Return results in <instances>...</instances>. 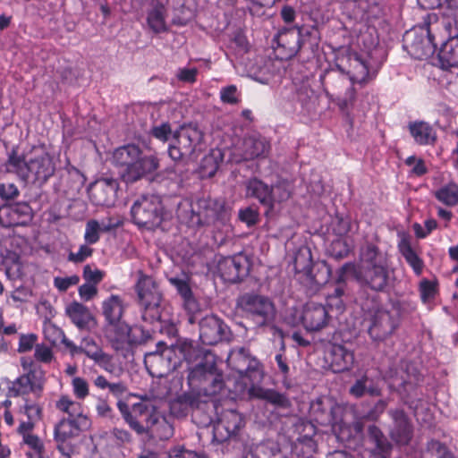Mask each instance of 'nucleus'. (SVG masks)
Returning a JSON list of instances; mask_svg holds the SVG:
<instances>
[{
  "label": "nucleus",
  "mask_w": 458,
  "mask_h": 458,
  "mask_svg": "<svg viewBox=\"0 0 458 458\" xmlns=\"http://www.w3.org/2000/svg\"><path fill=\"white\" fill-rule=\"evenodd\" d=\"M228 360L230 364H235V372L227 379V385L233 384V392L237 395L248 393L250 397L266 399L277 405L286 404L287 401L284 395L259 386L263 372L257 360L250 359L241 352L231 354Z\"/></svg>",
  "instance_id": "1"
},
{
  "label": "nucleus",
  "mask_w": 458,
  "mask_h": 458,
  "mask_svg": "<svg viewBox=\"0 0 458 458\" xmlns=\"http://www.w3.org/2000/svg\"><path fill=\"white\" fill-rule=\"evenodd\" d=\"M338 280L351 279L368 284L372 289L382 290L388 280V261L386 255L379 252L373 245L362 250L359 266L345 264L339 269Z\"/></svg>",
  "instance_id": "2"
},
{
  "label": "nucleus",
  "mask_w": 458,
  "mask_h": 458,
  "mask_svg": "<svg viewBox=\"0 0 458 458\" xmlns=\"http://www.w3.org/2000/svg\"><path fill=\"white\" fill-rule=\"evenodd\" d=\"M103 315L106 325L105 335L115 350H123L132 344L146 341L147 335L140 327H129L121 320L123 302L120 296L111 295L102 302Z\"/></svg>",
  "instance_id": "3"
},
{
  "label": "nucleus",
  "mask_w": 458,
  "mask_h": 458,
  "mask_svg": "<svg viewBox=\"0 0 458 458\" xmlns=\"http://www.w3.org/2000/svg\"><path fill=\"white\" fill-rule=\"evenodd\" d=\"M112 162L119 168L120 176L125 182L149 178L159 166L156 157L144 155L134 144L124 145L114 149Z\"/></svg>",
  "instance_id": "4"
},
{
  "label": "nucleus",
  "mask_w": 458,
  "mask_h": 458,
  "mask_svg": "<svg viewBox=\"0 0 458 458\" xmlns=\"http://www.w3.org/2000/svg\"><path fill=\"white\" fill-rule=\"evenodd\" d=\"M195 352L192 343L185 339L165 347L159 342L157 351L145 355L144 362L150 375L162 377L174 370L182 360L191 362Z\"/></svg>",
  "instance_id": "5"
},
{
  "label": "nucleus",
  "mask_w": 458,
  "mask_h": 458,
  "mask_svg": "<svg viewBox=\"0 0 458 458\" xmlns=\"http://www.w3.org/2000/svg\"><path fill=\"white\" fill-rule=\"evenodd\" d=\"M44 332L46 337L53 343L61 337L62 343L68 349L71 356L75 357L83 353L105 370L108 372L114 371L115 366L113 362L112 356L106 353L93 338L84 337L81 339L80 345H76L72 341L65 338L60 328L50 323L46 325Z\"/></svg>",
  "instance_id": "6"
},
{
  "label": "nucleus",
  "mask_w": 458,
  "mask_h": 458,
  "mask_svg": "<svg viewBox=\"0 0 458 458\" xmlns=\"http://www.w3.org/2000/svg\"><path fill=\"white\" fill-rule=\"evenodd\" d=\"M9 162L21 175L39 182H45L54 174L55 170L53 157L41 148H35L34 157L29 161L16 155H12Z\"/></svg>",
  "instance_id": "7"
},
{
  "label": "nucleus",
  "mask_w": 458,
  "mask_h": 458,
  "mask_svg": "<svg viewBox=\"0 0 458 458\" xmlns=\"http://www.w3.org/2000/svg\"><path fill=\"white\" fill-rule=\"evenodd\" d=\"M336 68L348 75L352 83H364L369 78V62L363 55L352 52L349 47L334 48Z\"/></svg>",
  "instance_id": "8"
},
{
  "label": "nucleus",
  "mask_w": 458,
  "mask_h": 458,
  "mask_svg": "<svg viewBox=\"0 0 458 458\" xmlns=\"http://www.w3.org/2000/svg\"><path fill=\"white\" fill-rule=\"evenodd\" d=\"M202 132L192 124L183 125L174 132L168 153L174 160L191 157L202 150Z\"/></svg>",
  "instance_id": "9"
},
{
  "label": "nucleus",
  "mask_w": 458,
  "mask_h": 458,
  "mask_svg": "<svg viewBox=\"0 0 458 458\" xmlns=\"http://www.w3.org/2000/svg\"><path fill=\"white\" fill-rule=\"evenodd\" d=\"M89 427L90 420L88 417H81L78 420L62 419L56 424L55 427V440L61 453L59 458H71L74 450L72 439Z\"/></svg>",
  "instance_id": "10"
},
{
  "label": "nucleus",
  "mask_w": 458,
  "mask_h": 458,
  "mask_svg": "<svg viewBox=\"0 0 458 458\" xmlns=\"http://www.w3.org/2000/svg\"><path fill=\"white\" fill-rule=\"evenodd\" d=\"M131 216L139 226H157L162 221L163 207L158 196L144 195L133 203Z\"/></svg>",
  "instance_id": "11"
},
{
  "label": "nucleus",
  "mask_w": 458,
  "mask_h": 458,
  "mask_svg": "<svg viewBox=\"0 0 458 458\" xmlns=\"http://www.w3.org/2000/svg\"><path fill=\"white\" fill-rule=\"evenodd\" d=\"M331 315L325 306L315 301L307 302L300 311H295L290 320L293 325L301 324L310 332L319 331L329 321Z\"/></svg>",
  "instance_id": "12"
},
{
  "label": "nucleus",
  "mask_w": 458,
  "mask_h": 458,
  "mask_svg": "<svg viewBox=\"0 0 458 458\" xmlns=\"http://www.w3.org/2000/svg\"><path fill=\"white\" fill-rule=\"evenodd\" d=\"M242 310L258 327L272 324L275 318L273 303L263 296H244L240 301Z\"/></svg>",
  "instance_id": "13"
},
{
  "label": "nucleus",
  "mask_w": 458,
  "mask_h": 458,
  "mask_svg": "<svg viewBox=\"0 0 458 458\" xmlns=\"http://www.w3.org/2000/svg\"><path fill=\"white\" fill-rule=\"evenodd\" d=\"M133 412L140 413L142 416L146 415L143 420L145 432L151 429L152 433L160 439H168L173 436V426L154 406L147 403H138L134 404Z\"/></svg>",
  "instance_id": "14"
},
{
  "label": "nucleus",
  "mask_w": 458,
  "mask_h": 458,
  "mask_svg": "<svg viewBox=\"0 0 458 458\" xmlns=\"http://www.w3.org/2000/svg\"><path fill=\"white\" fill-rule=\"evenodd\" d=\"M283 68L281 60L256 57L246 64V74L261 84H268L280 76Z\"/></svg>",
  "instance_id": "15"
},
{
  "label": "nucleus",
  "mask_w": 458,
  "mask_h": 458,
  "mask_svg": "<svg viewBox=\"0 0 458 458\" xmlns=\"http://www.w3.org/2000/svg\"><path fill=\"white\" fill-rule=\"evenodd\" d=\"M404 41L410 54L417 59H427L435 53L436 46L426 28H415L407 31Z\"/></svg>",
  "instance_id": "16"
},
{
  "label": "nucleus",
  "mask_w": 458,
  "mask_h": 458,
  "mask_svg": "<svg viewBox=\"0 0 458 458\" xmlns=\"http://www.w3.org/2000/svg\"><path fill=\"white\" fill-rule=\"evenodd\" d=\"M399 316L396 310H377L370 318L369 334L374 341H383L397 327Z\"/></svg>",
  "instance_id": "17"
},
{
  "label": "nucleus",
  "mask_w": 458,
  "mask_h": 458,
  "mask_svg": "<svg viewBox=\"0 0 458 458\" xmlns=\"http://www.w3.org/2000/svg\"><path fill=\"white\" fill-rule=\"evenodd\" d=\"M118 182L113 178H102L91 183L89 187V195L96 205L110 206L114 203Z\"/></svg>",
  "instance_id": "18"
},
{
  "label": "nucleus",
  "mask_w": 458,
  "mask_h": 458,
  "mask_svg": "<svg viewBox=\"0 0 458 458\" xmlns=\"http://www.w3.org/2000/svg\"><path fill=\"white\" fill-rule=\"evenodd\" d=\"M276 52L280 59L294 56L301 48L300 32L295 28L280 31L276 38Z\"/></svg>",
  "instance_id": "19"
},
{
  "label": "nucleus",
  "mask_w": 458,
  "mask_h": 458,
  "mask_svg": "<svg viewBox=\"0 0 458 458\" xmlns=\"http://www.w3.org/2000/svg\"><path fill=\"white\" fill-rule=\"evenodd\" d=\"M217 271L225 282L235 283L246 274V259L241 255L223 258L218 261Z\"/></svg>",
  "instance_id": "20"
},
{
  "label": "nucleus",
  "mask_w": 458,
  "mask_h": 458,
  "mask_svg": "<svg viewBox=\"0 0 458 458\" xmlns=\"http://www.w3.org/2000/svg\"><path fill=\"white\" fill-rule=\"evenodd\" d=\"M43 374L30 371L17 377L9 388V392L13 395H21L30 392L39 394L44 387Z\"/></svg>",
  "instance_id": "21"
},
{
  "label": "nucleus",
  "mask_w": 458,
  "mask_h": 458,
  "mask_svg": "<svg viewBox=\"0 0 458 458\" xmlns=\"http://www.w3.org/2000/svg\"><path fill=\"white\" fill-rule=\"evenodd\" d=\"M242 148V154L240 157L230 154L229 160L240 162L242 159L259 157L267 152L269 144L264 137L259 134H252L243 140Z\"/></svg>",
  "instance_id": "22"
},
{
  "label": "nucleus",
  "mask_w": 458,
  "mask_h": 458,
  "mask_svg": "<svg viewBox=\"0 0 458 458\" xmlns=\"http://www.w3.org/2000/svg\"><path fill=\"white\" fill-rule=\"evenodd\" d=\"M137 292L141 304L146 309L159 306L161 293L151 277L140 275L137 283Z\"/></svg>",
  "instance_id": "23"
},
{
  "label": "nucleus",
  "mask_w": 458,
  "mask_h": 458,
  "mask_svg": "<svg viewBox=\"0 0 458 458\" xmlns=\"http://www.w3.org/2000/svg\"><path fill=\"white\" fill-rule=\"evenodd\" d=\"M225 327L216 316H206L199 323V337L205 344H216L223 338Z\"/></svg>",
  "instance_id": "24"
},
{
  "label": "nucleus",
  "mask_w": 458,
  "mask_h": 458,
  "mask_svg": "<svg viewBox=\"0 0 458 458\" xmlns=\"http://www.w3.org/2000/svg\"><path fill=\"white\" fill-rule=\"evenodd\" d=\"M243 420L234 410L224 411L214 427L215 434L221 439L234 435L242 426Z\"/></svg>",
  "instance_id": "25"
},
{
  "label": "nucleus",
  "mask_w": 458,
  "mask_h": 458,
  "mask_svg": "<svg viewBox=\"0 0 458 458\" xmlns=\"http://www.w3.org/2000/svg\"><path fill=\"white\" fill-rule=\"evenodd\" d=\"M30 217V207L25 203L4 205L0 208V224L9 227L21 225Z\"/></svg>",
  "instance_id": "26"
},
{
  "label": "nucleus",
  "mask_w": 458,
  "mask_h": 458,
  "mask_svg": "<svg viewBox=\"0 0 458 458\" xmlns=\"http://www.w3.org/2000/svg\"><path fill=\"white\" fill-rule=\"evenodd\" d=\"M65 312L79 329L91 330L97 325L96 319L89 310L80 302L73 301L67 305Z\"/></svg>",
  "instance_id": "27"
},
{
  "label": "nucleus",
  "mask_w": 458,
  "mask_h": 458,
  "mask_svg": "<svg viewBox=\"0 0 458 458\" xmlns=\"http://www.w3.org/2000/svg\"><path fill=\"white\" fill-rule=\"evenodd\" d=\"M328 352L331 357V367L335 372L348 370L353 365V352L344 344L334 342L330 344Z\"/></svg>",
  "instance_id": "28"
},
{
  "label": "nucleus",
  "mask_w": 458,
  "mask_h": 458,
  "mask_svg": "<svg viewBox=\"0 0 458 458\" xmlns=\"http://www.w3.org/2000/svg\"><path fill=\"white\" fill-rule=\"evenodd\" d=\"M394 423L390 431L391 437L400 445H406L411 437V426L402 411L391 413Z\"/></svg>",
  "instance_id": "29"
},
{
  "label": "nucleus",
  "mask_w": 458,
  "mask_h": 458,
  "mask_svg": "<svg viewBox=\"0 0 458 458\" xmlns=\"http://www.w3.org/2000/svg\"><path fill=\"white\" fill-rule=\"evenodd\" d=\"M31 423H21L19 432L22 435L23 443L29 447L27 453L30 458H47L43 441L30 433Z\"/></svg>",
  "instance_id": "30"
},
{
  "label": "nucleus",
  "mask_w": 458,
  "mask_h": 458,
  "mask_svg": "<svg viewBox=\"0 0 458 458\" xmlns=\"http://www.w3.org/2000/svg\"><path fill=\"white\" fill-rule=\"evenodd\" d=\"M166 10L165 4L157 0L151 1V7L147 13V23L149 29L155 33H161L167 30L165 21Z\"/></svg>",
  "instance_id": "31"
},
{
  "label": "nucleus",
  "mask_w": 458,
  "mask_h": 458,
  "mask_svg": "<svg viewBox=\"0 0 458 458\" xmlns=\"http://www.w3.org/2000/svg\"><path fill=\"white\" fill-rule=\"evenodd\" d=\"M409 130L414 140L420 145L431 144L436 140V131L428 123H412L409 125Z\"/></svg>",
  "instance_id": "32"
},
{
  "label": "nucleus",
  "mask_w": 458,
  "mask_h": 458,
  "mask_svg": "<svg viewBox=\"0 0 458 458\" xmlns=\"http://www.w3.org/2000/svg\"><path fill=\"white\" fill-rule=\"evenodd\" d=\"M55 407L67 415L66 418H64V420H78L81 417H88L84 413L81 404L67 395H62L57 400Z\"/></svg>",
  "instance_id": "33"
},
{
  "label": "nucleus",
  "mask_w": 458,
  "mask_h": 458,
  "mask_svg": "<svg viewBox=\"0 0 458 458\" xmlns=\"http://www.w3.org/2000/svg\"><path fill=\"white\" fill-rule=\"evenodd\" d=\"M170 283L177 289L178 293L183 300L184 309L190 313L193 314L198 310V304L192 297L191 290L185 279L178 277H171Z\"/></svg>",
  "instance_id": "34"
},
{
  "label": "nucleus",
  "mask_w": 458,
  "mask_h": 458,
  "mask_svg": "<svg viewBox=\"0 0 458 458\" xmlns=\"http://www.w3.org/2000/svg\"><path fill=\"white\" fill-rule=\"evenodd\" d=\"M246 193L248 196L255 197L268 208L271 205V188L258 179H251L248 182Z\"/></svg>",
  "instance_id": "35"
},
{
  "label": "nucleus",
  "mask_w": 458,
  "mask_h": 458,
  "mask_svg": "<svg viewBox=\"0 0 458 458\" xmlns=\"http://www.w3.org/2000/svg\"><path fill=\"white\" fill-rule=\"evenodd\" d=\"M118 408L125 421L134 431L140 435L145 433V426L143 424V420L146 415L142 416L140 413H134L133 409H131V412H130L128 405L123 402L118 403ZM132 408H134V405Z\"/></svg>",
  "instance_id": "36"
},
{
  "label": "nucleus",
  "mask_w": 458,
  "mask_h": 458,
  "mask_svg": "<svg viewBox=\"0 0 458 458\" xmlns=\"http://www.w3.org/2000/svg\"><path fill=\"white\" fill-rule=\"evenodd\" d=\"M398 248L405 260L412 267L413 271L417 275H420L423 269V262L413 250L409 241L406 239H402L399 242Z\"/></svg>",
  "instance_id": "37"
},
{
  "label": "nucleus",
  "mask_w": 458,
  "mask_h": 458,
  "mask_svg": "<svg viewBox=\"0 0 458 458\" xmlns=\"http://www.w3.org/2000/svg\"><path fill=\"white\" fill-rule=\"evenodd\" d=\"M439 58L449 66H458V38H450L442 46Z\"/></svg>",
  "instance_id": "38"
},
{
  "label": "nucleus",
  "mask_w": 458,
  "mask_h": 458,
  "mask_svg": "<svg viewBox=\"0 0 458 458\" xmlns=\"http://www.w3.org/2000/svg\"><path fill=\"white\" fill-rule=\"evenodd\" d=\"M350 412L346 411L342 406L335 405L331 408V420L333 431L339 437L344 438V430L347 425V416Z\"/></svg>",
  "instance_id": "39"
},
{
  "label": "nucleus",
  "mask_w": 458,
  "mask_h": 458,
  "mask_svg": "<svg viewBox=\"0 0 458 458\" xmlns=\"http://www.w3.org/2000/svg\"><path fill=\"white\" fill-rule=\"evenodd\" d=\"M253 458H284L278 444L274 441H267L258 445L253 453Z\"/></svg>",
  "instance_id": "40"
},
{
  "label": "nucleus",
  "mask_w": 458,
  "mask_h": 458,
  "mask_svg": "<svg viewBox=\"0 0 458 458\" xmlns=\"http://www.w3.org/2000/svg\"><path fill=\"white\" fill-rule=\"evenodd\" d=\"M435 197L445 205L454 206L458 203V185L450 182L436 191Z\"/></svg>",
  "instance_id": "41"
},
{
  "label": "nucleus",
  "mask_w": 458,
  "mask_h": 458,
  "mask_svg": "<svg viewBox=\"0 0 458 458\" xmlns=\"http://www.w3.org/2000/svg\"><path fill=\"white\" fill-rule=\"evenodd\" d=\"M350 393L355 397H360L366 393L370 395H378L379 388L373 384V381L368 377H363L356 381L351 387Z\"/></svg>",
  "instance_id": "42"
},
{
  "label": "nucleus",
  "mask_w": 458,
  "mask_h": 458,
  "mask_svg": "<svg viewBox=\"0 0 458 458\" xmlns=\"http://www.w3.org/2000/svg\"><path fill=\"white\" fill-rule=\"evenodd\" d=\"M291 196V185L289 182H279L271 188V205L269 208L273 209L276 203H282L287 200Z\"/></svg>",
  "instance_id": "43"
},
{
  "label": "nucleus",
  "mask_w": 458,
  "mask_h": 458,
  "mask_svg": "<svg viewBox=\"0 0 458 458\" xmlns=\"http://www.w3.org/2000/svg\"><path fill=\"white\" fill-rule=\"evenodd\" d=\"M226 154L227 151H223L221 148H214L204 157L203 167L208 169L209 175L215 174L219 163L223 162Z\"/></svg>",
  "instance_id": "44"
},
{
  "label": "nucleus",
  "mask_w": 458,
  "mask_h": 458,
  "mask_svg": "<svg viewBox=\"0 0 458 458\" xmlns=\"http://www.w3.org/2000/svg\"><path fill=\"white\" fill-rule=\"evenodd\" d=\"M5 274L10 279H16L22 276V266L20 257L15 253L9 254L4 259Z\"/></svg>",
  "instance_id": "45"
},
{
  "label": "nucleus",
  "mask_w": 458,
  "mask_h": 458,
  "mask_svg": "<svg viewBox=\"0 0 458 458\" xmlns=\"http://www.w3.org/2000/svg\"><path fill=\"white\" fill-rule=\"evenodd\" d=\"M295 29L300 32L301 47L305 44H308L310 47L318 45L320 38L318 28L305 25Z\"/></svg>",
  "instance_id": "46"
},
{
  "label": "nucleus",
  "mask_w": 458,
  "mask_h": 458,
  "mask_svg": "<svg viewBox=\"0 0 458 458\" xmlns=\"http://www.w3.org/2000/svg\"><path fill=\"white\" fill-rule=\"evenodd\" d=\"M420 293L424 303H431L438 293L437 281L422 280L420 284Z\"/></svg>",
  "instance_id": "47"
},
{
  "label": "nucleus",
  "mask_w": 458,
  "mask_h": 458,
  "mask_svg": "<svg viewBox=\"0 0 458 458\" xmlns=\"http://www.w3.org/2000/svg\"><path fill=\"white\" fill-rule=\"evenodd\" d=\"M343 289L340 287H336L334 291L333 294H328L327 297V310L328 313L335 312L336 314H341L344 310V304L342 300Z\"/></svg>",
  "instance_id": "48"
},
{
  "label": "nucleus",
  "mask_w": 458,
  "mask_h": 458,
  "mask_svg": "<svg viewBox=\"0 0 458 458\" xmlns=\"http://www.w3.org/2000/svg\"><path fill=\"white\" fill-rule=\"evenodd\" d=\"M72 393L78 399H85L89 394V386L88 381L81 377H73L72 379Z\"/></svg>",
  "instance_id": "49"
},
{
  "label": "nucleus",
  "mask_w": 458,
  "mask_h": 458,
  "mask_svg": "<svg viewBox=\"0 0 458 458\" xmlns=\"http://www.w3.org/2000/svg\"><path fill=\"white\" fill-rule=\"evenodd\" d=\"M23 410L29 420L27 423H31L32 426L42 418V407L38 403L26 401Z\"/></svg>",
  "instance_id": "50"
},
{
  "label": "nucleus",
  "mask_w": 458,
  "mask_h": 458,
  "mask_svg": "<svg viewBox=\"0 0 458 458\" xmlns=\"http://www.w3.org/2000/svg\"><path fill=\"white\" fill-rule=\"evenodd\" d=\"M369 437L375 443L377 451L379 453H385L389 448V443L386 438L383 436L381 431L375 426H372L369 429Z\"/></svg>",
  "instance_id": "51"
},
{
  "label": "nucleus",
  "mask_w": 458,
  "mask_h": 458,
  "mask_svg": "<svg viewBox=\"0 0 458 458\" xmlns=\"http://www.w3.org/2000/svg\"><path fill=\"white\" fill-rule=\"evenodd\" d=\"M38 341V335L36 334H21L19 338L18 352L25 353L33 349Z\"/></svg>",
  "instance_id": "52"
},
{
  "label": "nucleus",
  "mask_w": 458,
  "mask_h": 458,
  "mask_svg": "<svg viewBox=\"0 0 458 458\" xmlns=\"http://www.w3.org/2000/svg\"><path fill=\"white\" fill-rule=\"evenodd\" d=\"M100 225L96 220H90L86 225L84 239L88 244H94L99 240Z\"/></svg>",
  "instance_id": "53"
},
{
  "label": "nucleus",
  "mask_w": 458,
  "mask_h": 458,
  "mask_svg": "<svg viewBox=\"0 0 458 458\" xmlns=\"http://www.w3.org/2000/svg\"><path fill=\"white\" fill-rule=\"evenodd\" d=\"M104 272L97 267H93L90 265H86L83 268V278L86 282L98 284L104 278Z\"/></svg>",
  "instance_id": "54"
},
{
  "label": "nucleus",
  "mask_w": 458,
  "mask_h": 458,
  "mask_svg": "<svg viewBox=\"0 0 458 458\" xmlns=\"http://www.w3.org/2000/svg\"><path fill=\"white\" fill-rule=\"evenodd\" d=\"M54 286L60 292H65L70 287L74 286L80 283V277L77 275H72L66 277L56 276L54 278Z\"/></svg>",
  "instance_id": "55"
},
{
  "label": "nucleus",
  "mask_w": 458,
  "mask_h": 458,
  "mask_svg": "<svg viewBox=\"0 0 458 458\" xmlns=\"http://www.w3.org/2000/svg\"><path fill=\"white\" fill-rule=\"evenodd\" d=\"M215 209L210 210V214L208 216L212 220L220 221L222 224H225L229 220V212L220 202L214 203Z\"/></svg>",
  "instance_id": "56"
},
{
  "label": "nucleus",
  "mask_w": 458,
  "mask_h": 458,
  "mask_svg": "<svg viewBox=\"0 0 458 458\" xmlns=\"http://www.w3.org/2000/svg\"><path fill=\"white\" fill-rule=\"evenodd\" d=\"M152 134L156 139L165 142L173 140L174 132L168 123H162L153 128Z\"/></svg>",
  "instance_id": "57"
},
{
  "label": "nucleus",
  "mask_w": 458,
  "mask_h": 458,
  "mask_svg": "<svg viewBox=\"0 0 458 458\" xmlns=\"http://www.w3.org/2000/svg\"><path fill=\"white\" fill-rule=\"evenodd\" d=\"M220 98L224 103L235 104L239 100V94L237 88L233 85H230L223 88L220 90Z\"/></svg>",
  "instance_id": "58"
},
{
  "label": "nucleus",
  "mask_w": 458,
  "mask_h": 458,
  "mask_svg": "<svg viewBox=\"0 0 458 458\" xmlns=\"http://www.w3.org/2000/svg\"><path fill=\"white\" fill-rule=\"evenodd\" d=\"M93 253V250L88 245H81L77 252H71L68 256L69 261L81 263Z\"/></svg>",
  "instance_id": "59"
},
{
  "label": "nucleus",
  "mask_w": 458,
  "mask_h": 458,
  "mask_svg": "<svg viewBox=\"0 0 458 458\" xmlns=\"http://www.w3.org/2000/svg\"><path fill=\"white\" fill-rule=\"evenodd\" d=\"M34 355L37 360L44 363L50 362L54 358L52 349L45 344L36 345Z\"/></svg>",
  "instance_id": "60"
},
{
  "label": "nucleus",
  "mask_w": 458,
  "mask_h": 458,
  "mask_svg": "<svg viewBox=\"0 0 458 458\" xmlns=\"http://www.w3.org/2000/svg\"><path fill=\"white\" fill-rule=\"evenodd\" d=\"M405 163L408 166L411 167V174L415 175H422L426 173L427 169L424 162L420 158H417L414 156H411L407 157Z\"/></svg>",
  "instance_id": "61"
},
{
  "label": "nucleus",
  "mask_w": 458,
  "mask_h": 458,
  "mask_svg": "<svg viewBox=\"0 0 458 458\" xmlns=\"http://www.w3.org/2000/svg\"><path fill=\"white\" fill-rule=\"evenodd\" d=\"M239 218L242 222L250 226L258 222L259 213L256 209L251 208H246L241 209L239 212Z\"/></svg>",
  "instance_id": "62"
},
{
  "label": "nucleus",
  "mask_w": 458,
  "mask_h": 458,
  "mask_svg": "<svg viewBox=\"0 0 458 458\" xmlns=\"http://www.w3.org/2000/svg\"><path fill=\"white\" fill-rule=\"evenodd\" d=\"M78 293L81 300L89 301L97 295L98 288L96 284L86 282L79 287Z\"/></svg>",
  "instance_id": "63"
},
{
  "label": "nucleus",
  "mask_w": 458,
  "mask_h": 458,
  "mask_svg": "<svg viewBox=\"0 0 458 458\" xmlns=\"http://www.w3.org/2000/svg\"><path fill=\"white\" fill-rule=\"evenodd\" d=\"M198 70L196 68H181L177 72L179 81L187 83H192L196 81Z\"/></svg>",
  "instance_id": "64"
}]
</instances>
